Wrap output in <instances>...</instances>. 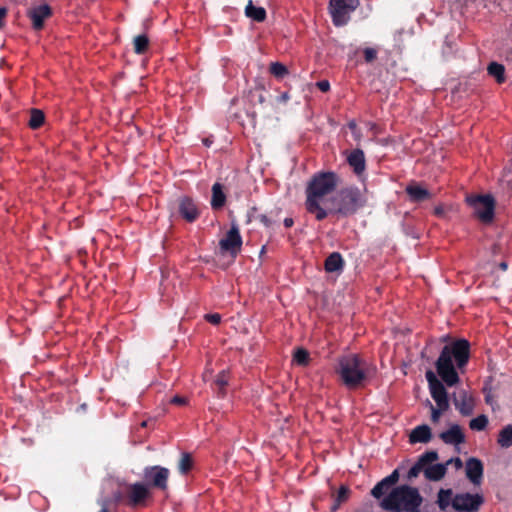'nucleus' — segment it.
<instances>
[{
	"mask_svg": "<svg viewBox=\"0 0 512 512\" xmlns=\"http://www.w3.org/2000/svg\"><path fill=\"white\" fill-rule=\"evenodd\" d=\"M337 179L333 173L315 175L307 187L306 208L318 220L327 216V203L331 202L329 194L336 188Z\"/></svg>",
	"mask_w": 512,
	"mask_h": 512,
	"instance_id": "obj_1",
	"label": "nucleus"
},
{
	"mask_svg": "<svg viewBox=\"0 0 512 512\" xmlns=\"http://www.w3.org/2000/svg\"><path fill=\"white\" fill-rule=\"evenodd\" d=\"M452 356H454L457 366L462 368L469 359V343L466 340H458L451 346H445L436 362L438 375L449 386H453L459 381L452 363Z\"/></svg>",
	"mask_w": 512,
	"mask_h": 512,
	"instance_id": "obj_2",
	"label": "nucleus"
},
{
	"mask_svg": "<svg viewBox=\"0 0 512 512\" xmlns=\"http://www.w3.org/2000/svg\"><path fill=\"white\" fill-rule=\"evenodd\" d=\"M422 498L418 490L409 486H401L394 489L381 502V506L386 510L418 512Z\"/></svg>",
	"mask_w": 512,
	"mask_h": 512,
	"instance_id": "obj_3",
	"label": "nucleus"
},
{
	"mask_svg": "<svg viewBox=\"0 0 512 512\" xmlns=\"http://www.w3.org/2000/svg\"><path fill=\"white\" fill-rule=\"evenodd\" d=\"M336 372L349 388L358 387L367 375L365 363L356 354H348L339 358Z\"/></svg>",
	"mask_w": 512,
	"mask_h": 512,
	"instance_id": "obj_4",
	"label": "nucleus"
},
{
	"mask_svg": "<svg viewBox=\"0 0 512 512\" xmlns=\"http://www.w3.org/2000/svg\"><path fill=\"white\" fill-rule=\"evenodd\" d=\"M364 202V195L358 189L343 190L333 196L330 203H327V215L329 213L340 215L351 214L361 207Z\"/></svg>",
	"mask_w": 512,
	"mask_h": 512,
	"instance_id": "obj_5",
	"label": "nucleus"
},
{
	"mask_svg": "<svg viewBox=\"0 0 512 512\" xmlns=\"http://www.w3.org/2000/svg\"><path fill=\"white\" fill-rule=\"evenodd\" d=\"M359 6V0H330L329 13L336 26L345 25L350 14Z\"/></svg>",
	"mask_w": 512,
	"mask_h": 512,
	"instance_id": "obj_6",
	"label": "nucleus"
},
{
	"mask_svg": "<svg viewBox=\"0 0 512 512\" xmlns=\"http://www.w3.org/2000/svg\"><path fill=\"white\" fill-rule=\"evenodd\" d=\"M466 200L480 221L487 223L493 219L495 202L490 195L468 196Z\"/></svg>",
	"mask_w": 512,
	"mask_h": 512,
	"instance_id": "obj_7",
	"label": "nucleus"
},
{
	"mask_svg": "<svg viewBox=\"0 0 512 512\" xmlns=\"http://www.w3.org/2000/svg\"><path fill=\"white\" fill-rule=\"evenodd\" d=\"M241 245L239 230L233 226L219 241V252L223 256L228 255L233 258L240 251Z\"/></svg>",
	"mask_w": 512,
	"mask_h": 512,
	"instance_id": "obj_8",
	"label": "nucleus"
},
{
	"mask_svg": "<svg viewBox=\"0 0 512 512\" xmlns=\"http://www.w3.org/2000/svg\"><path fill=\"white\" fill-rule=\"evenodd\" d=\"M482 501L481 496L477 494H458L453 498L452 507L459 512H473L479 508Z\"/></svg>",
	"mask_w": 512,
	"mask_h": 512,
	"instance_id": "obj_9",
	"label": "nucleus"
},
{
	"mask_svg": "<svg viewBox=\"0 0 512 512\" xmlns=\"http://www.w3.org/2000/svg\"><path fill=\"white\" fill-rule=\"evenodd\" d=\"M27 15L32 22L35 30H40L44 27V22L52 15L51 7L47 3H40L31 6Z\"/></svg>",
	"mask_w": 512,
	"mask_h": 512,
	"instance_id": "obj_10",
	"label": "nucleus"
},
{
	"mask_svg": "<svg viewBox=\"0 0 512 512\" xmlns=\"http://www.w3.org/2000/svg\"><path fill=\"white\" fill-rule=\"evenodd\" d=\"M144 477L152 486L165 489L169 477V470L160 466L148 467L144 471Z\"/></svg>",
	"mask_w": 512,
	"mask_h": 512,
	"instance_id": "obj_11",
	"label": "nucleus"
},
{
	"mask_svg": "<svg viewBox=\"0 0 512 512\" xmlns=\"http://www.w3.org/2000/svg\"><path fill=\"white\" fill-rule=\"evenodd\" d=\"M465 472L467 478L474 484L478 485L481 482L483 475V465L476 458H470L465 465Z\"/></svg>",
	"mask_w": 512,
	"mask_h": 512,
	"instance_id": "obj_12",
	"label": "nucleus"
},
{
	"mask_svg": "<svg viewBox=\"0 0 512 512\" xmlns=\"http://www.w3.org/2000/svg\"><path fill=\"white\" fill-rule=\"evenodd\" d=\"M436 461H427L425 463V477L432 481L441 480L447 471L446 464L435 463Z\"/></svg>",
	"mask_w": 512,
	"mask_h": 512,
	"instance_id": "obj_13",
	"label": "nucleus"
},
{
	"mask_svg": "<svg viewBox=\"0 0 512 512\" xmlns=\"http://www.w3.org/2000/svg\"><path fill=\"white\" fill-rule=\"evenodd\" d=\"M149 496L150 491L144 484L136 483L129 488V499L133 505L142 504Z\"/></svg>",
	"mask_w": 512,
	"mask_h": 512,
	"instance_id": "obj_14",
	"label": "nucleus"
},
{
	"mask_svg": "<svg viewBox=\"0 0 512 512\" xmlns=\"http://www.w3.org/2000/svg\"><path fill=\"white\" fill-rule=\"evenodd\" d=\"M399 479V473L394 470L392 474L380 481L373 489L372 495L376 498H380L392 485H394Z\"/></svg>",
	"mask_w": 512,
	"mask_h": 512,
	"instance_id": "obj_15",
	"label": "nucleus"
},
{
	"mask_svg": "<svg viewBox=\"0 0 512 512\" xmlns=\"http://www.w3.org/2000/svg\"><path fill=\"white\" fill-rule=\"evenodd\" d=\"M432 398L435 400L437 407L440 410H447L449 402L447 399V393L442 383L435 386L429 387Z\"/></svg>",
	"mask_w": 512,
	"mask_h": 512,
	"instance_id": "obj_16",
	"label": "nucleus"
},
{
	"mask_svg": "<svg viewBox=\"0 0 512 512\" xmlns=\"http://www.w3.org/2000/svg\"><path fill=\"white\" fill-rule=\"evenodd\" d=\"M455 406L462 414L468 415L474 408L473 397L465 391H461L458 398L455 399Z\"/></svg>",
	"mask_w": 512,
	"mask_h": 512,
	"instance_id": "obj_17",
	"label": "nucleus"
},
{
	"mask_svg": "<svg viewBox=\"0 0 512 512\" xmlns=\"http://www.w3.org/2000/svg\"><path fill=\"white\" fill-rule=\"evenodd\" d=\"M179 210L181 215L187 221H194L198 216V209L195 204L188 198H182L179 202Z\"/></svg>",
	"mask_w": 512,
	"mask_h": 512,
	"instance_id": "obj_18",
	"label": "nucleus"
},
{
	"mask_svg": "<svg viewBox=\"0 0 512 512\" xmlns=\"http://www.w3.org/2000/svg\"><path fill=\"white\" fill-rule=\"evenodd\" d=\"M406 192L408 193L410 199L416 202L428 200L432 196V194L426 188L418 184H410L407 186Z\"/></svg>",
	"mask_w": 512,
	"mask_h": 512,
	"instance_id": "obj_19",
	"label": "nucleus"
},
{
	"mask_svg": "<svg viewBox=\"0 0 512 512\" xmlns=\"http://www.w3.org/2000/svg\"><path fill=\"white\" fill-rule=\"evenodd\" d=\"M438 455L436 452H427L424 455H422L418 462L410 469L409 471V477H416L420 472H423L425 474V463L427 461H437Z\"/></svg>",
	"mask_w": 512,
	"mask_h": 512,
	"instance_id": "obj_20",
	"label": "nucleus"
},
{
	"mask_svg": "<svg viewBox=\"0 0 512 512\" xmlns=\"http://www.w3.org/2000/svg\"><path fill=\"white\" fill-rule=\"evenodd\" d=\"M430 438L431 431L427 425H421L414 428L409 435L411 443H426Z\"/></svg>",
	"mask_w": 512,
	"mask_h": 512,
	"instance_id": "obj_21",
	"label": "nucleus"
},
{
	"mask_svg": "<svg viewBox=\"0 0 512 512\" xmlns=\"http://www.w3.org/2000/svg\"><path fill=\"white\" fill-rule=\"evenodd\" d=\"M245 15L257 22H263L266 19L265 9L261 6H256L252 0H249L245 7Z\"/></svg>",
	"mask_w": 512,
	"mask_h": 512,
	"instance_id": "obj_22",
	"label": "nucleus"
},
{
	"mask_svg": "<svg viewBox=\"0 0 512 512\" xmlns=\"http://www.w3.org/2000/svg\"><path fill=\"white\" fill-rule=\"evenodd\" d=\"M348 162L357 174H360L365 169V159L362 151H353L348 156Z\"/></svg>",
	"mask_w": 512,
	"mask_h": 512,
	"instance_id": "obj_23",
	"label": "nucleus"
},
{
	"mask_svg": "<svg viewBox=\"0 0 512 512\" xmlns=\"http://www.w3.org/2000/svg\"><path fill=\"white\" fill-rule=\"evenodd\" d=\"M441 438L449 444H458L463 441V435L458 426H453L446 432H443Z\"/></svg>",
	"mask_w": 512,
	"mask_h": 512,
	"instance_id": "obj_24",
	"label": "nucleus"
},
{
	"mask_svg": "<svg viewBox=\"0 0 512 512\" xmlns=\"http://www.w3.org/2000/svg\"><path fill=\"white\" fill-rule=\"evenodd\" d=\"M343 268V259L339 253H332L325 262L327 272H340Z\"/></svg>",
	"mask_w": 512,
	"mask_h": 512,
	"instance_id": "obj_25",
	"label": "nucleus"
},
{
	"mask_svg": "<svg viewBox=\"0 0 512 512\" xmlns=\"http://www.w3.org/2000/svg\"><path fill=\"white\" fill-rule=\"evenodd\" d=\"M453 492L451 489H440L438 492L437 504L441 510H446L453 501Z\"/></svg>",
	"mask_w": 512,
	"mask_h": 512,
	"instance_id": "obj_26",
	"label": "nucleus"
},
{
	"mask_svg": "<svg viewBox=\"0 0 512 512\" xmlns=\"http://www.w3.org/2000/svg\"><path fill=\"white\" fill-rule=\"evenodd\" d=\"M225 194L222 190V186L218 183L214 184L212 187V200L211 205L213 208H220L225 203Z\"/></svg>",
	"mask_w": 512,
	"mask_h": 512,
	"instance_id": "obj_27",
	"label": "nucleus"
},
{
	"mask_svg": "<svg viewBox=\"0 0 512 512\" xmlns=\"http://www.w3.org/2000/svg\"><path fill=\"white\" fill-rule=\"evenodd\" d=\"M488 72L491 76H493L498 83H502L505 80V68L503 65L498 63H491L488 66Z\"/></svg>",
	"mask_w": 512,
	"mask_h": 512,
	"instance_id": "obj_28",
	"label": "nucleus"
},
{
	"mask_svg": "<svg viewBox=\"0 0 512 512\" xmlns=\"http://www.w3.org/2000/svg\"><path fill=\"white\" fill-rule=\"evenodd\" d=\"M44 113L38 109H32L30 112L29 126L32 129L39 128L44 123Z\"/></svg>",
	"mask_w": 512,
	"mask_h": 512,
	"instance_id": "obj_29",
	"label": "nucleus"
},
{
	"mask_svg": "<svg viewBox=\"0 0 512 512\" xmlns=\"http://www.w3.org/2000/svg\"><path fill=\"white\" fill-rule=\"evenodd\" d=\"M498 443L500 446L506 448L512 445V425H508L503 430H501Z\"/></svg>",
	"mask_w": 512,
	"mask_h": 512,
	"instance_id": "obj_30",
	"label": "nucleus"
},
{
	"mask_svg": "<svg viewBox=\"0 0 512 512\" xmlns=\"http://www.w3.org/2000/svg\"><path fill=\"white\" fill-rule=\"evenodd\" d=\"M269 71L276 78H284L289 74L288 68L280 62H273L269 66Z\"/></svg>",
	"mask_w": 512,
	"mask_h": 512,
	"instance_id": "obj_31",
	"label": "nucleus"
},
{
	"mask_svg": "<svg viewBox=\"0 0 512 512\" xmlns=\"http://www.w3.org/2000/svg\"><path fill=\"white\" fill-rule=\"evenodd\" d=\"M310 360L309 353L303 348H298L293 354V362L300 366L308 365Z\"/></svg>",
	"mask_w": 512,
	"mask_h": 512,
	"instance_id": "obj_32",
	"label": "nucleus"
},
{
	"mask_svg": "<svg viewBox=\"0 0 512 512\" xmlns=\"http://www.w3.org/2000/svg\"><path fill=\"white\" fill-rule=\"evenodd\" d=\"M148 43H149V41L146 36H144V35L136 36L133 40L134 51L137 54H141V53L145 52L148 47Z\"/></svg>",
	"mask_w": 512,
	"mask_h": 512,
	"instance_id": "obj_33",
	"label": "nucleus"
},
{
	"mask_svg": "<svg viewBox=\"0 0 512 512\" xmlns=\"http://www.w3.org/2000/svg\"><path fill=\"white\" fill-rule=\"evenodd\" d=\"M192 465H193V461H192V458H191L190 454L183 453L181 455V458H180V461H179V464H178L179 471L182 474H185V473H187L192 468Z\"/></svg>",
	"mask_w": 512,
	"mask_h": 512,
	"instance_id": "obj_34",
	"label": "nucleus"
},
{
	"mask_svg": "<svg viewBox=\"0 0 512 512\" xmlns=\"http://www.w3.org/2000/svg\"><path fill=\"white\" fill-rule=\"evenodd\" d=\"M348 495H349L348 488L345 486H342L338 491V494L335 499V504L332 506V510L333 511L337 510L339 508L340 504L342 502H345L348 499Z\"/></svg>",
	"mask_w": 512,
	"mask_h": 512,
	"instance_id": "obj_35",
	"label": "nucleus"
},
{
	"mask_svg": "<svg viewBox=\"0 0 512 512\" xmlns=\"http://www.w3.org/2000/svg\"><path fill=\"white\" fill-rule=\"evenodd\" d=\"M487 423H488L487 417L484 416V415H481V416H478V417H476V418L471 420L470 427L473 430L480 431V430H483L486 427Z\"/></svg>",
	"mask_w": 512,
	"mask_h": 512,
	"instance_id": "obj_36",
	"label": "nucleus"
},
{
	"mask_svg": "<svg viewBox=\"0 0 512 512\" xmlns=\"http://www.w3.org/2000/svg\"><path fill=\"white\" fill-rule=\"evenodd\" d=\"M453 209V206L449 205V206H445V205H437L435 208H434V214L439 216V217H443L445 215V211L446 210H452Z\"/></svg>",
	"mask_w": 512,
	"mask_h": 512,
	"instance_id": "obj_37",
	"label": "nucleus"
},
{
	"mask_svg": "<svg viewBox=\"0 0 512 512\" xmlns=\"http://www.w3.org/2000/svg\"><path fill=\"white\" fill-rule=\"evenodd\" d=\"M426 379H427V381H428L429 387H432V386H435V385H437V384L441 383V382L437 379V377H436V375L434 374V372H432V371H430V370L426 372Z\"/></svg>",
	"mask_w": 512,
	"mask_h": 512,
	"instance_id": "obj_38",
	"label": "nucleus"
},
{
	"mask_svg": "<svg viewBox=\"0 0 512 512\" xmlns=\"http://www.w3.org/2000/svg\"><path fill=\"white\" fill-rule=\"evenodd\" d=\"M205 319L212 323V324H219L220 321H221V316L220 314H217V313H214V314H207L205 315Z\"/></svg>",
	"mask_w": 512,
	"mask_h": 512,
	"instance_id": "obj_39",
	"label": "nucleus"
},
{
	"mask_svg": "<svg viewBox=\"0 0 512 512\" xmlns=\"http://www.w3.org/2000/svg\"><path fill=\"white\" fill-rule=\"evenodd\" d=\"M228 383V380H227V377H226V374L224 372L220 373L216 379V384L220 387V388H224Z\"/></svg>",
	"mask_w": 512,
	"mask_h": 512,
	"instance_id": "obj_40",
	"label": "nucleus"
},
{
	"mask_svg": "<svg viewBox=\"0 0 512 512\" xmlns=\"http://www.w3.org/2000/svg\"><path fill=\"white\" fill-rule=\"evenodd\" d=\"M444 410H440V408H434L432 407L431 408V419L433 422H438L439 421V418L441 416V413L443 412Z\"/></svg>",
	"mask_w": 512,
	"mask_h": 512,
	"instance_id": "obj_41",
	"label": "nucleus"
},
{
	"mask_svg": "<svg viewBox=\"0 0 512 512\" xmlns=\"http://www.w3.org/2000/svg\"><path fill=\"white\" fill-rule=\"evenodd\" d=\"M445 464L446 467H448L449 465H453L457 470L461 469L463 466L462 461L459 458L450 459Z\"/></svg>",
	"mask_w": 512,
	"mask_h": 512,
	"instance_id": "obj_42",
	"label": "nucleus"
},
{
	"mask_svg": "<svg viewBox=\"0 0 512 512\" xmlns=\"http://www.w3.org/2000/svg\"><path fill=\"white\" fill-rule=\"evenodd\" d=\"M364 54L367 61H372L376 57V50L373 48H366L364 50Z\"/></svg>",
	"mask_w": 512,
	"mask_h": 512,
	"instance_id": "obj_43",
	"label": "nucleus"
},
{
	"mask_svg": "<svg viewBox=\"0 0 512 512\" xmlns=\"http://www.w3.org/2000/svg\"><path fill=\"white\" fill-rule=\"evenodd\" d=\"M317 86L323 92H327L330 88V84L328 81H320L317 83Z\"/></svg>",
	"mask_w": 512,
	"mask_h": 512,
	"instance_id": "obj_44",
	"label": "nucleus"
},
{
	"mask_svg": "<svg viewBox=\"0 0 512 512\" xmlns=\"http://www.w3.org/2000/svg\"><path fill=\"white\" fill-rule=\"evenodd\" d=\"M6 14H7V10H6V8L1 7V8H0V28L3 26V23H4V19H5V17H6Z\"/></svg>",
	"mask_w": 512,
	"mask_h": 512,
	"instance_id": "obj_45",
	"label": "nucleus"
},
{
	"mask_svg": "<svg viewBox=\"0 0 512 512\" xmlns=\"http://www.w3.org/2000/svg\"><path fill=\"white\" fill-rule=\"evenodd\" d=\"M172 403H175V404H185L186 403V400L184 398H181L179 396H175L172 400H171Z\"/></svg>",
	"mask_w": 512,
	"mask_h": 512,
	"instance_id": "obj_46",
	"label": "nucleus"
},
{
	"mask_svg": "<svg viewBox=\"0 0 512 512\" xmlns=\"http://www.w3.org/2000/svg\"><path fill=\"white\" fill-rule=\"evenodd\" d=\"M211 375H212V370L209 367H207L203 374V380L208 381L210 379Z\"/></svg>",
	"mask_w": 512,
	"mask_h": 512,
	"instance_id": "obj_47",
	"label": "nucleus"
},
{
	"mask_svg": "<svg viewBox=\"0 0 512 512\" xmlns=\"http://www.w3.org/2000/svg\"><path fill=\"white\" fill-rule=\"evenodd\" d=\"M278 100H279V101H281V102H284V103H285V102H287V101L289 100V95H288V93H283V94H281V95L279 96Z\"/></svg>",
	"mask_w": 512,
	"mask_h": 512,
	"instance_id": "obj_48",
	"label": "nucleus"
},
{
	"mask_svg": "<svg viewBox=\"0 0 512 512\" xmlns=\"http://www.w3.org/2000/svg\"><path fill=\"white\" fill-rule=\"evenodd\" d=\"M284 224L286 227H290L293 224V221H292V219L287 218V219H285Z\"/></svg>",
	"mask_w": 512,
	"mask_h": 512,
	"instance_id": "obj_49",
	"label": "nucleus"
},
{
	"mask_svg": "<svg viewBox=\"0 0 512 512\" xmlns=\"http://www.w3.org/2000/svg\"><path fill=\"white\" fill-rule=\"evenodd\" d=\"M262 222L265 224V225H268V220L265 216L262 217Z\"/></svg>",
	"mask_w": 512,
	"mask_h": 512,
	"instance_id": "obj_50",
	"label": "nucleus"
},
{
	"mask_svg": "<svg viewBox=\"0 0 512 512\" xmlns=\"http://www.w3.org/2000/svg\"><path fill=\"white\" fill-rule=\"evenodd\" d=\"M500 267H501L503 270H505V269L507 268V265H506V263H505V262H502V263L500 264Z\"/></svg>",
	"mask_w": 512,
	"mask_h": 512,
	"instance_id": "obj_51",
	"label": "nucleus"
},
{
	"mask_svg": "<svg viewBox=\"0 0 512 512\" xmlns=\"http://www.w3.org/2000/svg\"><path fill=\"white\" fill-rule=\"evenodd\" d=\"M100 512H107V510H105V509H102V510H101Z\"/></svg>",
	"mask_w": 512,
	"mask_h": 512,
	"instance_id": "obj_52",
	"label": "nucleus"
}]
</instances>
